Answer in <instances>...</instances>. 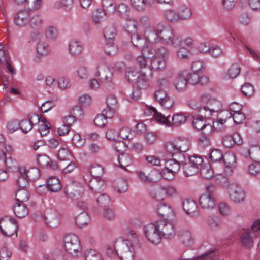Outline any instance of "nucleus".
<instances>
[{
    "label": "nucleus",
    "instance_id": "1",
    "mask_svg": "<svg viewBox=\"0 0 260 260\" xmlns=\"http://www.w3.org/2000/svg\"><path fill=\"white\" fill-rule=\"evenodd\" d=\"M142 52L150 60L151 68L156 71H162L166 68L167 60L169 56V50L164 46L157 44L145 46L142 48Z\"/></svg>",
    "mask_w": 260,
    "mask_h": 260
},
{
    "label": "nucleus",
    "instance_id": "2",
    "mask_svg": "<svg viewBox=\"0 0 260 260\" xmlns=\"http://www.w3.org/2000/svg\"><path fill=\"white\" fill-rule=\"evenodd\" d=\"M144 114L146 116L152 115L159 123L169 126H180L184 124L186 120V117L182 113H176L172 116L171 123L168 120V117L158 112L153 107H147L144 110Z\"/></svg>",
    "mask_w": 260,
    "mask_h": 260
},
{
    "label": "nucleus",
    "instance_id": "3",
    "mask_svg": "<svg viewBox=\"0 0 260 260\" xmlns=\"http://www.w3.org/2000/svg\"><path fill=\"white\" fill-rule=\"evenodd\" d=\"M63 246L68 253L73 257H78L82 253L80 240L75 234H69L64 236Z\"/></svg>",
    "mask_w": 260,
    "mask_h": 260
},
{
    "label": "nucleus",
    "instance_id": "4",
    "mask_svg": "<svg viewBox=\"0 0 260 260\" xmlns=\"http://www.w3.org/2000/svg\"><path fill=\"white\" fill-rule=\"evenodd\" d=\"M189 148V143L188 140L181 138H178L166 145L167 151L172 154L173 156H177L182 158H184L183 153L188 151Z\"/></svg>",
    "mask_w": 260,
    "mask_h": 260
},
{
    "label": "nucleus",
    "instance_id": "5",
    "mask_svg": "<svg viewBox=\"0 0 260 260\" xmlns=\"http://www.w3.org/2000/svg\"><path fill=\"white\" fill-rule=\"evenodd\" d=\"M150 74L147 71H131L127 72L126 77L128 82L135 83V88L144 89L149 86Z\"/></svg>",
    "mask_w": 260,
    "mask_h": 260
},
{
    "label": "nucleus",
    "instance_id": "6",
    "mask_svg": "<svg viewBox=\"0 0 260 260\" xmlns=\"http://www.w3.org/2000/svg\"><path fill=\"white\" fill-rule=\"evenodd\" d=\"M125 23V29L129 33L132 34L131 36V42L136 47H141L145 43L144 39L139 35L137 32L138 21L131 16L127 19H124Z\"/></svg>",
    "mask_w": 260,
    "mask_h": 260
},
{
    "label": "nucleus",
    "instance_id": "7",
    "mask_svg": "<svg viewBox=\"0 0 260 260\" xmlns=\"http://www.w3.org/2000/svg\"><path fill=\"white\" fill-rule=\"evenodd\" d=\"M118 249V257L121 260H133L134 249L131 242L127 240H118L115 241Z\"/></svg>",
    "mask_w": 260,
    "mask_h": 260
},
{
    "label": "nucleus",
    "instance_id": "8",
    "mask_svg": "<svg viewBox=\"0 0 260 260\" xmlns=\"http://www.w3.org/2000/svg\"><path fill=\"white\" fill-rule=\"evenodd\" d=\"M174 158L166 161L165 164V169L160 173L161 177H163L166 179L171 180L176 173L180 169V166L179 162L182 161V158L177 156H174Z\"/></svg>",
    "mask_w": 260,
    "mask_h": 260
},
{
    "label": "nucleus",
    "instance_id": "9",
    "mask_svg": "<svg viewBox=\"0 0 260 260\" xmlns=\"http://www.w3.org/2000/svg\"><path fill=\"white\" fill-rule=\"evenodd\" d=\"M144 233L148 241L154 245H158L161 242L159 230L157 223H150L144 227Z\"/></svg>",
    "mask_w": 260,
    "mask_h": 260
},
{
    "label": "nucleus",
    "instance_id": "10",
    "mask_svg": "<svg viewBox=\"0 0 260 260\" xmlns=\"http://www.w3.org/2000/svg\"><path fill=\"white\" fill-rule=\"evenodd\" d=\"M0 229L2 233L6 236L16 234V220L7 216L0 219Z\"/></svg>",
    "mask_w": 260,
    "mask_h": 260
},
{
    "label": "nucleus",
    "instance_id": "11",
    "mask_svg": "<svg viewBox=\"0 0 260 260\" xmlns=\"http://www.w3.org/2000/svg\"><path fill=\"white\" fill-rule=\"evenodd\" d=\"M228 193L232 201L236 203L244 202L245 198V191L237 184H230L228 188Z\"/></svg>",
    "mask_w": 260,
    "mask_h": 260
},
{
    "label": "nucleus",
    "instance_id": "12",
    "mask_svg": "<svg viewBox=\"0 0 260 260\" xmlns=\"http://www.w3.org/2000/svg\"><path fill=\"white\" fill-rule=\"evenodd\" d=\"M239 235L241 245L245 249H251L253 246L254 239L257 238L255 235L251 234L249 230H246L245 228L240 230Z\"/></svg>",
    "mask_w": 260,
    "mask_h": 260
},
{
    "label": "nucleus",
    "instance_id": "13",
    "mask_svg": "<svg viewBox=\"0 0 260 260\" xmlns=\"http://www.w3.org/2000/svg\"><path fill=\"white\" fill-rule=\"evenodd\" d=\"M199 203L203 209L208 210L213 209L215 205L213 190L208 188L207 192L200 196Z\"/></svg>",
    "mask_w": 260,
    "mask_h": 260
},
{
    "label": "nucleus",
    "instance_id": "14",
    "mask_svg": "<svg viewBox=\"0 0 260 260\" xmlns=\"http://www.w3.org/2000/svg\"><path fill=\"white\" fill-rule=\"evenodd\" d=\"M160 234L166 238H172L175 236V228L171 222L161 220L156 222Z\"/></svg>",
    "mask_w": 260,
    "mask_h": 260
},
{
    "label": "nucleus",
    "instance_id": "15",
    "mask_svg": "<svg viewBox=\"0 0 260 260\" xmlns=\"http://www.w3.org/2000/svg\"><path fill=\"white\" fill-rule=\"evenodd\" d=\"M106 106L103 109V112L109 118H112L118 108L116 97L112 94L107 96L106 100Z\"/></svg>",
    "mask_w": 260,
    "mask_h": 260
},
{
    "label": "nucleus",
    "instance_id": "16",
    "mask_svg": "<svg viewBox=\"0 0 260 260\" xmlns=\"http://www.w3.org/2000/svg\"><path fill=\"white\" fill-rule=\"evenodd\" d=\"M163 42L169 46L173 47L180 46L182 39L180 35L173 33L172 30H167L163 35Z\"/></svg>",
    "mask_w": 260,
    "mask_h": 260
},
{
    "label": "nucleus",
    "instance_id": "17",
    "mask_svg": "<svg viewBox=\"0 0 260 260\" xmlns=\"http://www.w3.org/2000/svg\"><path fill=\"white\" fill-rule=\"evenodd\" d=\"M144 34L147 40V42L145 41L144 44H143L141 47H137V48H142L145 46L149 45H154L156 44L157 40L160 39L158 37V35L155 31V28L151 25H148L144 31Z\"/></svg>",
    "mask_w": 260,
    "mask_h": 260
},
{
    "label": "nucleus",
    "instance_id": "18",
    "mask_svg": "<svg viewBox=\"0 0 260 260\" xmlns=\"http://www.w3.org/2000/svg\"><path fill=\"white\" fill-rule=\"evenodd\" d=\"M136 173L139 180L144 183L156 182L161 179L160 174L155 170L150 171L148 174L142 171H138Z\"/></svg>",
    "mask_w": 260,
    "mask_h": 260
},
{
    "label": "nucleus",
    "instance_id": "19",
    "mask_svg": "<svg viewBox=\"0 0 260 260\" xmlns=\"http://www.w3.org/2000/svg\"><path fill=\"white\" fill-rule=\"evenodd\" d=\"M154 96L156 100L165 108L169 109L173 106V100L167 95L165 90H156Z\"/></svg>",
    "mask_w": 260,
    "mask_h": 260
},
{
    "label": "nucleus",
    "instance_id": "20",
    "mask_svg": "<svg viewBox=\"0 0 260 260\" xmlns=\"http://www.w3.org/2000/svg\"><path fill=\"white\" fill-rule=\"evenodd\" d=\"M29 183V175L26 167H17V186L19 188L27 187Z\"/></svg>",
    "mask_w": 260,
    "mask_h": 260
},
{
    "label": "nucleus",
    "instance_id": "21",
    "mask_svg": "<svg viewBox=\"0 0 260 260\" xmlns=\"http://www.w3.org/2000/svg\"><path fill=\"white\" fill-rule=\"evenodd\" d=\"M188 75V70H183L180 71L178 75V77L175 79L174 86L176 90L178 91L183 90L187 84V76Z\"/></svg>",
    "mask_w": 260,
    "mask_h": 260
},
{
    "label": "nucleus",
    "instance_id": "22",
    "mask_svg": "<svg viewBox=\"0 0 260 260\" xmlns=\"http://www.w3.org/2000/svg\"><path fill=\"white\" fill-rule=\"evenodd\" d=\"M197 54L196 51L185 46H180L176 51V56L180 60L186 61Z\"/></svg>",
    "mask_w": 260,
    "mask_h": 260
},
{
    "label": "nucleus",
    "instance_id": "23",
    "mask_svg": "<svg viewBox=\"0 0 260 260\" xmlns=\"http://www.w3.org/2000/svg\"><path fill=\"white\" fill-rule=\"evenodd\" d=\"M36 51L37 54L34 57L33 60L36 62H39L41 61V57L46 56L50 53L48 44L45 42L38 43L36 47Z\"/></svg>",
    "mask_w": 260,
    "mask_h": 260
},
{
    "label": "nucleus",
    "instance_id": "24",
    "mask_svg": "<svg viewBox=\"0 0 260 260\" xmlns=\"http://www.w3.org/2000/svg\"><path fill=\"white\" fill-rule=\"evenodd\" d=\"M179 240L185 246H190L194 243V238L191 232L187 229L181 230L178 234Z\"/></svg>",
    "mask_w": 260,
    "mask_h": 260
},
{
    "label": "nucleus",
    "instance_id": "25",
    "mask_svg": "<svg viewBox=\"0 0 260 260\" xmlns=\"http://www.w3.org/2000/svg\"><path fill=\"white\" fill-rule=\"evenodd\" d=\"M112 73L109 69L107 67L101 68L99 66L96 67V71L95 76L99 77L100 80L106 82L111 81L112 78Z\"/></svg>",
    "mask_w": 260,
    "mask_h": 260
},
{
    "label": "nucleus",
    "instance_id": "26",
    "mask_svg": "<svg viewBox=\"0 0 260 260\" xmlns=\"http://www.w3.org/2000/svg\"><path fill=\"white\" fill-rule=\"evenodd\" d=\"M240 72V66L237 63L232 64L227 72L222 73L220 77L224 80H228L231 78L236 77Z\"/></svg>",
    "mask_w": 260,
    "mask_h": 260
},
{
    "label": "nucleus",
    "instance_id": "27",
    "mask_svg": "<svg viewBox=\"0 0 260 260\" xmlns=\"http://www.w3.org/2000/svg\"><path fill=\"white\" fill-rule=\"evenodd\" d=\"M185 212L193 216L198 215L196 203L192 199H186L182 204Z\"/></svg>",
    "mask_w": 260,
    "mask_h": 260
},
{
    "label": "nucleus",
    "instance_id": "28",
    "mask_svg": "<svg viewBox=\"0 0 260 260\" xmlns=\"http://www.w3.org/2000/svg\"><path fill=\"white\" fill-rule=\"evenodd\" d=\"M226 169L233 172L236 167V157L233 152H227L225 154L222 159Z\"/></svg>",
    "mask_w": 260,
    "mask_h": 260
},
{
    "label": "nucleus",
    "instance_id": "29",
    "mask_svg": "<svg viewBox=\"0 0 260 260\" xmlns=\"http://www.w3.org/2000/svg\"><path fill=\"white\" fill-rule=\"evenodd\" d=\"M83 47L80 41L77 40H72L69 44V51L72 56H77L81 54Z\"/></svg>",
    "mask_w": 260,
    "mask_h": 260
},
{
    "label": "nucleus",
    "instance_id": "30",
    "mask_svg": "<svg viewBox=\"0 0 260 260\" xmlns=\"http://www.w3.org/2000/svg\"><path fill=\"white\" fill-rule=\"evenodd\" d=\"M118 15L123 19H127L131 15V8L125 3H120L115 6V10Z\"/></svg>",
    "mask_w": 260,
    "mask_h": 260
},
{
    "label": "nucleus",
    "instance_id": "31",
    "mask_svg": "<svg viewBox=\"0 0 260 260\" xmlns=\"http://www.w3.org/2000/svg\"><path fill=\"white\" fill-rule=\"evenodd\" d=\"M177 11L179 21L187 20L191 17L192 11L189 7L186 5L180 6L177 8Z\"/></svg>",
    "mask_w": 260,
    "mask_h": 260
},
{
    "label": "nucleus",
    "instance_id": "32",
    "mask_svg": "<svg viewBox=\"0 0 260 260\" xmlns=\"http://www.w3.org/2000/svg\"><path fill=\"white\" fill-rule=\"evenodd\" d=\"M157 210L159 215L161 217H172L174 216V212L171 207L165 203H160Z\"/></svg>",
    "mask_w": 260,
    "mask_h": 260
},
{
    "label": "nucleus",
    "instance_id": "33",
    "mask_svg": "<svg viewBox=\"0 0 260 260\" xmlns=\"http://www.w3.org/2000/svg\"><path fill=\"white\" fill-rule=\"evenodd\" d=\"M88 185L93 192L98 193L102 191L104 188V182L101 178H92L89 182Z\"/></svg>",
    "mask_w": 260,
    "mask_h": 260
},
{
    "label": "nucleus",
    "instance_id": "34",
    "mask_svg": "<svg viewBox=\"0 0 260 260\" xmlns=\"http://www.w3.org/2000/svg\"><path fill=\"white\" fill-rule=\"evenodd\" d=\"M219 253L216 248L209 250L204 254L192 258V260H217Z\"/></svg>",
    "mask_w": 260,
    "mask_h": 260
},
{
    "label": "nucleus",
    "instance_id": "35",
    "mask_svg": "<svg viewBox=\"0 0 260 260\" xmlns=\"http://www.w3.org/2000/svg\"><path fill=\"white\" fill-rule=\"evenodd\" d=\"M47 187L52 192H57L61 189V184L57 178L51 177L47 180Z\"/></svg>",
    "mask_w": 260,
    "mask_h": 260
},
{
    "label": "nucleus",
    "instance_id": "36",
    "mask_svg": "<svg viewBox=\"0 0 260 260\" xmlns=\"http://www.w3.org/2000/svg\"><path fill=\"white\" fill-rule=\"evenodd\" d=\"M118 251L116 247V244L113 245H106L104 247V255L110 259H114L118 257Z\"/></svg>",
    "mask_w": 260,
    "mask_h": 260
},
{
    "label": "nucleus",
    "instance_id": "37",
    "mask_svg": "<svg viewBox=\"0 0 260 260\" xmlns=\"http://www.w3.org/2000/svg\"><path fill=\"white\" fill-rule=\"evenodd\" d=\"M163 16L168 21L171 22H178L179 21L178 11L172 9H168L163 12Z\"/></svg>",
    "mask_w": 260,
    "mask_h": 260
},
{
    "label": "nucleus",
    "instance_id": "38",
    "mask_svg": "<svg viewBox=\"0 0 260 260\" xmlns=\"http://www.w3.org/2000/svg\"><path fill=\"white\" fill-rule=\"evenodd\" d=\"M118 161L121 168L126 170L125 168L129 166L132 162L131 156L127 153H122L119 155Z\"/></svg>",
    "mask_w": 260,
    "mask_h": 260
},
{
    "label": "nucleus",
    "instance_id": "39",
    "mask_svg": "<svg viewBox=\"0 0 260 260\" xmlns=\"http://www.w3.org/2000/svg\"><path fill=\"white\" fill-rule=\"evenodd\" d=\"M232 116V114L229 110L221 111L218 115V120L217 121L214 122V125H218L219 124L222 125L226 122L228 119L230 118Z\"/></svg>",
    "mask_w": 260,
    "mask_h": 260
},
{
    "label": "nucleus",
    "instance_id": "40",
    "mask_svg": "<svg viewBox=\"0 0 260 260\" xmlns=\"http://www.w3.org/2000/svg\"><path fill=\"white\" fill-rule=\"evenodd\" d=\"M90 219L88 214L82 212L75 218V222L79 226L82 227L87 225L89 222Z\"/></svg>",
    "mask_w": 260,
    "mask_h": 260
},
{
    "label": "nucleus",
    "instance_id": "41",
    "mask_svg": "<svg viewBox=\"0 0 260 260\" xmlns=\"http://www.w3.org/2000/svg\"><path fill=\"white\" fill-rule=\"evenodd\" d=\"M39 131L42 136H46L50 132V124L42 116H41Z\"/></svg>",
    "mask_w": 260,
    "mask_h": 260
},
{
    "label": "nucleus",
    "instance_id": "42",
    "mask_svg": "<svg viewBox=\"0 0 260 260\" xmlns=\"http://www.w3.org/2000/svg\"><path fill=\"white\" fill-rule=\"evenodd\" d=\"M200 174L203 177L208 179L212 178L214 175L213 171L209 164H205L202 165L200 170Z\"/></svg>",
    "mask_w": 260,
    "mask_h": 260
},
{
    "label": "nucleus",
    "instance_id": "43",
    "mask_svg": "<svg viewBox=\"0 0 260 260\" xmlns=\"http://www.w3.org/2000/svg\"><path fill=\"white\" fill-rule=\"evenodd\" d=\"M44 219L46 225L51 228L56 227L59 223L57 217L53 214H47L44 216Z\"/></svg>",
    "mask_w": 260,
    "mask_h": 260
},
{
    "label": "nucleus",
    "instance_id": "44",
    "mask_svg": "<svg viewBox=\"0 0 260 260\" xmlns=\"http://www.w3.org/2000/svg\"><path fill=\"white\" fill-rule=\"evenodd\" d=\"M5 92L4 94L3 100L5 103H10L13 98V96L16 95V86L9 87L7 89H5Z\"/></svg>",
    "mask_w": 260,
    "mask_h": 260
},
{
    "label": "nucleus",
    "instance_id": "45",
    "mask_svg": "<svg viewBox=\"0 0 260 260\" xmlns=\"http://www.w3.org/2000/svg\"><path fill=\"white\" fill-rule=\"evenodd\" d=\"M29 9L20 10L17 13V25H23L27 22Z\"/></svg>",
    "mask_w": 260,
    "mask_h": 260
},
{
    "label": "nucleus",
    "instance_id": "46",
    "mask_svg": "<svg viewBox=\"0 0 260 260\" xmlns=\"http://www.w3.org/2000/svg\"><path fill=\"white\" fill-rule=\"evenodd\" d=\"M162 186L165 198H172L177 195V190L174 186L171 185H162Z\"/></svg>",
    "mask_w": 260,
    "mask_h": 260
},
{
    "label": "nucleus",
    "instance_id": "47",
    "mask_svg": "<svg viewBox=\"0 0 260 260\" xmlns=\"http://www.w3.org/2000/svg\"><path fill=\"white\" fill-rule=\"evenodd\" d=\"M29 197V193L27 187L17 189V202L23 203L27 201Z\"/></svg>",
    "mask_w": 260,
    "mask_h": 260
},
{
    "label": "nucleus",
    "instance_id": "48",
    "mask_svg": "<svg viewBox=\"0 0 260 260\" xmlns=\"http://www.w3.org/2000/svg\"><path fill=\"white\" fill-rule=\"evenodd\" d=\"M150 195L152 198L157 201H162L165 199L162 186L153 189L150 192Z\"/></svg>",
    "mask_w": 260,
    "mask_h": 260
},
{
    "label": "nucleus",
    "instance_id": "49",
    "mask_svg": "<svg viewBox=\"0 0 260 260\" xmlns=\"http://www.w3.org/2000/svg\"><path fill=\"white\" fill-rule=\"evenodd\" d=\"M142 55L139 56L137 58V61L141 67V71H147V73H150V70L149 67H147V61L146 60V58L148 59L149 58L144 54L142 52Z\"/></svg>",
    "mask_w": 260,
    "mask_h": 260
},
{
    "label": "nucleus",
    "instance_id": "50",
    "mask_svg": "<svg viewBox=\"0 0 260 260\" xmlns=\"http://www.w3.org/2000/svg\"><path fill=\"white\" fill-rule=\"evenodd\" d=\"M132 7L139 11H144L147 4V0H129Z\"/></svg>",
    "mask_w": 260,
    "mask_h": 260
},
{
    "label": "nucleus",
    "instance_id": "51",
    "mask_svg": "<svg viewBox=\"0 0 260 260\" xmlns=\"http://www.w3.org/2000/svg\"><path fill=\"white\" fill-rule=\"evenodd\" d=\"M102 9H97L92 14V20L95 24L101 23L107 14Z\"/></svg>",
    "mask_w": 260,
    "mask_h": 260
},
{
    "label": "nucleus",
    "instance_id": "52",
    "mask_svg": "<svg viewBox=\"0 0 260 260\" xmlns=\"http://www.w3.org/2000/svg\"><path fill=\"white\" fill-rule=\"evenodd\" d=\"M32 128L29 120L27 118H24L19 121L18 123V129H20L24 133H27Z\"/></svg>",
    "mask_w": 260,
    "mask_h": 260
},
{
    "label": "nucleus",
    "instance_id": "53",
    "mask_svg": "<svg viewBox=\"0 0 260 260\" xmlns=\"http://www.w3.org/2000/svg\"><path fill=\"white\" fill-rule=\"evenodd\" d=\"M218 208L220 214L223 216H229L231 213V207L226 203H220L218 205Z\"/></svg>",
    "mask_w": 260,
    "mask_h": 260
},
{
    "label": "nucleus",
    "instance_id": "54",
    "mask_svg": "<svg viewBox=\"0 0 260 260\" xmlns=\"http://www.w3.org/2000/svg\"><path fill=\"white\" fill-rule=\"evenodd\" d=\"M198 169L197 167L193 166L192 165L188 163H185L183 166L184 174L187 177L195 175L198 172Z\"/></svg>",
    "mask_w": 260,
    "mask_h": 260
},
{
    "label": "nucleus",
    "instance_id": "55",
    "mask_svg": "<svg viewBox=\"0 0 260 260\" xmlns=\"http://www.w3.org/2000/svg\"><path fill=\"white\" fill-rule=\"evenodd\" d=\"M107 118H109L107 117V115L104 113L103 111L101 114H98L95 116L94 122L96 126L102 127L107 124Z\"/></svg>",
    "mask_w": 260,
    "mask_h": 260
},
{
    "label": "nucleus",
    "instance_id": "56",
    "mask_svg": "<svg viewBox=\"0 0 260 260\" xmlns=\"http://www.w3.org/2000/svg\"><path fill=\"white\" fill-rule=\"evenodd\" d=\"M90 173L92 178H101V176L103 173V169L100 165L94 164L91 167Z\"/></svg>",
    "mask_w": 260,
    "mask_h": 260
},
{
    "label": "nucleus",
    "instance_id": "57",
    "mask_svg": "<svg viewBox=\"0 0 260 260\" xmlns=\"http://www.w3.org/2000/svg\"><path fill=\"white\" fill-rule=\"evenodd\" d=\"M223 154L222 151L219 149L212 150L210 154V158L212 161H219L223 159Z\"/></svg>",
    "mask_w": 260,
    "mask_h": 260
},
{
    "label": "nucleus",
    "instance_id": "58",
    "mask_svg": "<svg viewBox=\"0 0 260 260\" xmlns=\"http://www.w3.org/2000/svg\"><path fill=\"white\" fill-rule=\"evenodd\" d=\"M86 260H103L101 255L94 249H89L85 253Z\"/></svg>",
    "mask_w": 260,
    "mask_h": 260
},
{
    "label": "nucleus",
    "instance_id": "59",
    "mask_svg": "<svg viewBox=\"0 0 260 260\" xmlns=\"http://www.w3.org/2000/svg\"><path fill=\"white\" fill-rule=\"evenodd\" d=\"M28 214V210L23 203L17 202V218L25 217Z\"/></svg>",
    "mask_w": 260,
    "mask_h": 260
},
{
    "label": "nucleus",
    "instance_id": "60",
    "mask_svg": "<svg viewBox=\"0 0 260 260\" xmlns=\"http://www.w3.org/2000/svg\"><path fill=\"white\" fill-rule=\"evenodd\" d=\"M119 135L123 140H128L133 138L134 134L128 127H123L119 131Z\"/></svg>",
    "mask_w": 260,
    "mask_h": 260
},
{
    "label": "nucleus",
    "instance_id": "61",
    "mask_svg": "<svg viewBox=\"0 0 260 260\" xmlns=\"http://www.w3.org/2000/svg\"><path fill=\"white\" fill-rule=\"evenodd\" d=\"M0 159L2 161L7 169H11L15 167V161L13 160L11 157H7L5 152H3Z\"/></svg>",
    "mask_w": 260,
    "mask_h": 260
},
{
    "label": "nucleus",
    "instance_id": "62",
    "mask_svg": "<svg viewBox=\"0 0 260 260\" xmlns=\"http://www.w3.org/2000/svg\"><path fill=\"white\" fill-rule=\"evenodd\" d=\"M102 6L104 8V11L106 13H112L115 10V6L113 5L112 0H103Z\"/></svg>",
    "mask_w": 260,
    "mask_h": 260
},
{
    "label": "nucleus",
    "instance_id": "63",
    "mask_svg": "<svg viewBox=\"0 0 260 260\" xmlns=\"http://www.w3.org/2000/svg\"><path fill=\"white\" fill-rule=\"evenodd\" d=\"M210 109L207 106L200 107L198 109L199 115L205 118H209L212 116V113L215 112L211 111Z\"/></svg>",
    "mask_w": 260,
    "mask_h": 260
},
{
    "label": "nucleus",
    "instance_id": "64",
    "mask_svg": "<svg viewBox=\"0 0 260 260\" xmlns=\"http://www.w3.org/2000/svg\"><path fill=\"white\" fill-rule=\"evenodd\" d=\"M30 25L34 29H39L42 27V20L39 15H35L30 19Z\"/></svg>",
    "mask_w": 260,
    "mask_h": 260
}]
</instances>
